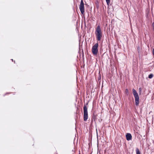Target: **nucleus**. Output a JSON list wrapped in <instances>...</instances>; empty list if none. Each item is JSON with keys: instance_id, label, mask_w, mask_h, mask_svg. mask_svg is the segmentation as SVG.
I'll return each instance as SVG.
<instances>
[{"instance_id": "f257e3e1", "label": "nucleus", "mask_w": 154, "mask_h": 154, "mask_svg": "<svg viewBox=\"0 0 154 154\" xmlns=\"http://www.w3.org/2000/svg\"><path fill=\"white\" fill-rule=\"evenodd\" d=\"M95 34L97 40L100 41L102 37L103 34L101 31L100 26L98 25L96 28Z\"/></svg>"}, {"instance_id": "a211bd4d", "label": "nucleus", "mask_w": 154, "mask_h": 154, "mask_svg": "<svg viewBox=\"0 0 154 154\" xmlns=\"http://www.w3.org/2000/svg\"><path fill=\"white\" fill-rule=\"evenodd\" d=\"M79 154H80V151H79Z\"/></svg>"}, {"instance_id": "20e7f679", "label": "nucleus", "mask_w": 154, "mask_h": 154, "mask_svg": "<svg viewBox=\"0 0 154 154\" xmlns=\"http://www.w3.org/2000/svg\"><path fill=\"white\" fill-rule=\"evenodd\" d=\"M98 44L97 43H96L92 47V52L93 54L94 55H96L97 54L98 51Z\"/></svg>"}, {"instance_id": "ddd939ff", "label": "nucleus", "mask_w": 154, "mask_h": 154, "mask_svg": "<svg viewBox=\"0 0 154 154\" xmlns=\"http://www.w3.org/2000/svg\"><path fill=\"white\" fill-rule=\"evenodd\" d=\"M152 26H153V28L154 29V22H153L152 24Z\"/></svg>"}, {"instance_id": "39448f33", "label": "nucleus", "mask_w": 154, "mask_h": 154, "mask_svg": "<svg viewBox=\"0 0 154 154\" xmlns=\"http://www.w3.org/2000/svg\"><path fill=\"white\" fill-rule=\"evenodd\" d=\"M79 9L82 14H83L84 12V5L83 0H81L79 6Z\"/></svg>"}, {"instance_id": "423d86ee", "label": "nucleus", "mask_w": 154, "mask_h": 154, "mask_svg": "<svg viewBox=\"0 0 154 154\" xmlns=\"http://www.w3.org/2000/svg\"><path fill=\"white\" fill-rule=\"evenodd\" d=\"M126 137L127 140H130L132 139V137L131 134L129 133H127L126 134Z\"/></svg>"}, {"instance_id": "2eb2a0df", "label": "nucleus", "mask_w": 154, "mask_h": 154, "mask_svg": "<svg viewBox=\"0 0 154 154\" xmlns=\"http://www.w3.org/2000/svg\"><path fill=\"white\" fill-rule=\"evenodd\" d=\"M126 91H127V92H128V89H126Z\"/></svg>"}, {"instance_id": "0eeeda50", "label": "nucleus", "mask_w": 154, "mask_h": 154, "mask_svg": "<svg viewBox=\"0 0 154 154\" xmlns=\"http://www.w3.org/2000/svg\"><path fill=\"white\" fill-rule=\"evenodd\" d=\"M136 154H141L138 148L137 147L136 148Z\"/></svg>"}, {"instance_id": "dca6fc26", "label": "nucleus", "mask_w": 154, "mask_h": 154, "mask_svg": "<svg viewBox=\"0 0 154 154\" xmlns=\"http://www.w3.org/2000/svg\"><path fill=\"white\" fill-rule=\"evenodd\" d=\"M92 145H89V147H90V146H91Z\"/></svg>"}, {"instance_id": "7ed1b4c3", "label": "nucleus", "mask_w": 154, "mask_h": 154, "mask_svg": "<svg viewBox=\"0 0 154 154\" xmlns=\"http://www.w3.org/2000/svg\"><path fill=\"white\" fill-rule=\"evenodd\" d=\"M84 105L83 107V112H84V121H86L88 119V109L86 105Z\"/></svg>"}, {"instance_id": "f03ea898", "label": "nucleus", "mask_w": 154, "mask_h": 154, "mask_svg": "<svg viewBox=\"0 0 154 154\" xmlns=\"http://www.w3.org/2000/svg\"><path fill=\"white\" fill-rule=\"evenodd\" d=\"M132 92L135 97V105L136 106H138L139 103V97L138 93L134 88L132 89Z\"/></svg>"}, {"instance_id": "f3484780", "label": "nucleus", "mask_w": 154, "mask_h": 154, "mask_svg": "<svg viewBox=\"0 0 154 154\" xmlns=\"http://www.w3.org/2000/svg\"><path fill=\"white\" fill-rule=\"evenodd\" d=\"M11 60H12V61H13V59H11Z\"/></svg>"}, {"instance_id": "9d476101", "label": "nucleus", "mask_w": 154, "mask_h": 154, "mask_svg": "<svg viewBox=\"0 0 154 154\" xmlns=\"http://www.w3.org/2000/svg\"><path fill=\"white\" fill-rule=\"evenodd\" d=\"M106 1L107 4L108 5L110 3V0H106Z\"/></svg>"}, {"instance_id": "1a4fd4ad", "label": "nucleus", "mask_w": 154, "mask_h": 154, "mask_svg": "<svg viewBox=\"0 0 154 154\" xmlns=\"http://www.w3.org/2000/svg\"><path fill=\"white\" fill-rule=\"evenodd\" d=\"M75 146L73 149L72 150V154H74L73 152H74V153H75Z\"/></svg>"}, {"instance_id": "9b49d317", "label": "nucleus", "mask_w": 154, "mask_h": 154, "mask_svg": "<svg viewBox=\"0 0 154 154\" xmlns=\"http://www.w3.org/2000/svg\"><path fill=\"white\" fill-rule=\"evenodd\" d=\"M152 53L153 55L154 56V48L152 49Z\"/></svg>"}, {"instance_id": "6e6552de", "label": "nucleus", "mask_w": 154, "mask_h": 154, "mask_svg": "<svg viewBox=\"0 0 154 154\" xmlns=\"http://www.w3.org/2000/svg\"><path fill=\"white\" fill-rule=\"evenodd\" d=\"M153 76V75L152 74H150L148 76V78L149 79H152Z\"/></svg>"}, {"instance_id": "4468645a", "label": "nucleus", "mask_w": 154, "mask_h": 154, "mask_svg": "<svg viewBox=\"0 0 154 154\" xmlns=\"http://www.w3.org/2000/svg\"><path fill=\"white\" fill-rule=\"evenodd\" d=\"M139 90L140 91L141 90V88H139Z\"/></svg>"}, {"instance_id": "f8f14e48", "label": "nucleus", "mask_w": 154, "mask_h": 154, "mask_svg": "<svg viewBox=\"0 0 154 154\" xmlns=\"http://www.w3.org/2000/svg\"><path fill=\"white\" fill-rule=\"evenodd\" d=\"M101 145H102V146H103V145H97V148H98V150L99 149V146H100H100Z\"/></svg>"}]
</instances>
